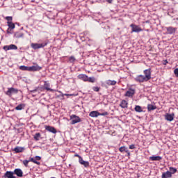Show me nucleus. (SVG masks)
I'll return each instance as SVG.
<instances>
[{
	"label": "nucleus",
	"mask_w": 178,
	"mask_h": 178,
	"mask_svg": "<svg viewBox=\"0 0 178 178\" xmlns=\"http://www.w3.org/2000/svg\"><path fill=\"white\" fill-rule=\"evenodd\" d=\"M143 73L145 76L141 74L136 76L135 78V81H137V83H144V81L151 80V68L145 70Z\"/></svg>",
	"instance_id": "obj_1"
},
{
	"label": "nucleus",
	"mask_w": 178,
	"mask_h": 178,
	"mask_svg": "<svg viewBox=\"0 0 178 178\" xmlns=\"http://www.w3.org/2000/svg\"><path fill=\"white\" fill-rule=\"evenodd\" d=\"M108 115H109V113H108L107 111L101 113L97 111H93L89 113V116H90V118H98V116H108Z\"/></svg>",
	"instance_id": "obj_2"
},
{
	"label": "nucleus",
	"mask_w": 178,
	"mask_h": 178,
	"mask_svg": "<svg viewBox=\"0 0 178 178\" xmlns=\"http://www.w3.org/2000/svg\"><path fill=\"white\" fill-rule=\"evenodd\" d=\"M130 27L131 29V33H141V31H143V29H141V27H140V26L138 25L131 24L130 25Z\"/></svg>",
	"instance_id": "obj_3"
},
{
	"label": "nucleus",
	"mask_w": 178,
	"mask_h": 178,
	"mask_svg": "<svg viewBox=\"0 0 178 178\" xmlns=\"http://www.w3.org/2000/svg\"><path fill=\"white\" fill-rule=\"evenodd\" d=\"M70 120L71 121V124H76V123H80V122H81V119L80 118V117L73 114L72 115H70Z\"/></svg>",
	"instance_id": "obj_4"
},
{
	"label": "nucleus",
	"mask_w": 178,
	"mask_h": 178,
	"mask_svg": "<svg viewBox=\"0 0 178 178\" xmlns=\"http://www.w3.org/2000/svg\"><path fill=\"white\" fill-rule=\"evenodd\" d=\"M47 43H31V47L33 49H40V48L47 47Z\"/></svg>",
	"instance_id": "obj_5"
},
{
	"label": "nucleus",
	"mask_w": 178,
	"mask_h": 178,
	"mask_svg": "<svg viewBox=\"0 0 178 178\" xmlns=\"http://www.w3.org/2000/svg\"><path fill=\"white\" fill-rule=\"evenodd\" d=\"M19 90L15 88H8L6 95L8 97H12V94H17Z\"/></svg>",
	"instance_id": "obj_6"
},
{
	"label": "nucleus",
	"mask_w": 178,
	"mask_h": 178,
	"mask_svg": "<svg viewBox=\"0 0 178 178\" xmlns=\"http://www.w3.org/2000/svg\"><path fill=\"white\" fill-rule=\"evenodd\" d=\"M165 120H167L168 122H173L175 120V113L169 114L166 113L164 115Z\"/></svg>",
	"instance_id": "obj_7"
},
{
	"label": "nucleus",
	"mask_w": 178,
	"mask_h": 178,
	"mask_svg": "<svg viewBox=\"0 0 178 178\" xmlns=\"http://www.w3.org/2000/svg\"><path fill=\"white\" fill-rule=\"evenodd\" d=\"M42 69V67H40L38 65H33L31 67H29V72H38Z\"/></svg>",
	"instance_id": "obj_8"
},
{
	"label": "nucleus",
	"mask_w": 178,
	"mask_h": 178,
	"mask_svg": "<svg viewBox=\"0 0 178 178\" xmlns=\"http://www.w3.org/2000/svg\"><path fill=\"white\" fill-rule=\"evenodd\" d=\"M45 130H47V131H49L50 133H53V134H56L57 131L56 129H55V127L49 126V125H45L44 126Z\"/></svg>",
	"instance_id": "obj_9"
},
{
	"label": "nucleus",
	"mask_w": 178,
	"mask_h": 178,
	"mask_svg": "<svg viewBox=\"0 0 178 178\" xmlns=\"http://www.w3.org/2000/svg\"><path fill=\"white\" fill-rule=\"evenodd\" d=\"M3 49H4V51H10V49H17V46L15 45V44H10V45H6L3 47Z\"/></svg>",
	"instance_id": "obj_10"
},
{
	"label": "nucleus",
	"mask_w": 178,
	"mask_h": 178,
	"mask_svg": "<svg viewBox=\"0 0 178 178\" xmlns=\"http://www.w3.org/2000/svg\"><path fill=\"white\" fill-rule=\"evenodd\" d=\"M136 94V90L130 88L129 90H127L124 95L125 97H129V98L133 97Z\"/></svg>",
	"instance_id": "obj_11"
},
{
	"label": "nucleus",
	"mask_w": 178,
	"mask_h": 178,
	"mask_svg": "<svg viewBox=\"0 0 178 178\" xmlns=\"http://www.w3.org/2000/svg\"><path fill=\"white\" fill-rule=\"evenodd\" d=\"M167 34H175L177 31V28H175L173 26H169L166 28Z\"/></svg>",
	"instance_id": "obj_12"
},
{
	"label": "nucleus",
	"mask_w": 178,
	"mask_h": 178,
	"mask_svg": "<svg viewBox=\"0 0 178 178\" xmlns=\"http://www.w3.org/2000/svg\"><path fill=\"white\" fill-rule=\"evenodd\" d=\"M41 161V156H36L35 157V159H34V158H31V159H30V161H31V162H33V163H35L36 165H40V163L38 162V161Z\"/></svg>",
	"instance_id": "obj_13"
},
{
	"label": "nucleus",
	"mask_w": 178,
	"mask_h": 178,
	"mask_svg": "<svg viewBox=\"0 0 178 178\" xmlns=\"http://www.w3.org/2000/svg\"><path fill=\"white\" fill-rule=\"evenodd\" d=\"M14 175H15L14 172L7 171L4 174V177H6V178H16V176H15Z\"/></svg>",
	"instance_id": "obj_14"
},
{
	"label": "nucleus",
	"mask_w": 178,
	"mask_h": 178,
	"mask_svg": "<svg viewBox=\"0 0 178 178\" xmlns=\"http://www.w3.org/2000/svg\"><path fill=\"white\" fill-rule=\"evenodd\" d=\"M120 152H126L127 156H130V151L126 147V146H122L119 148Z\"/></svg>",
	"instance_id": "obj_15"
},
{
	"label": "nucleus",
	"mask_w": 178,
	"mask_h": 178,
	"mask_svg": "<svg viewBox=\"0 0 178 178\" xmlns=\"http://www.w3.org/2000/svg\"><path fill=\"white\" fill-rule=\"evenodd\" d=\"M14 175H16L18 177H23V171L22 169L16 168L14 170Z\"/></svg>",
	"instance_id": "obj_16"
},
{
	"label": "nucleus",
	"mask_w": 178,
	"mask_h": 178,
	"mask_svg": "<svg viewBox=\"0 0 178 178\" xmlns=\"http://www.w3.org/2000/svg\"><path fill=\"white\" fill-rule=\"evenodd\" d=\"M120 106L122 108V109H126L129 108V103L126 100H122Z\"/></svg>",
	"instance_id": "obj_17"
},
{
	"label": "nucleus",
	"mask_w": 178,
	"mask_h": 178,
	"mask_svg": "<svg viewBox=\"0 0 178 178\" xmlns=\"http://www.w3.org/2000/svg\"><path fill=\"white\" fill-rule=\"evenodd\" d=\"M79 162L81 165H83L84 166V168L90 167V162L83 161V159H80V160H79Z\"/></svg>",
	"instance_id": "obj_18"
},
{
	"label": "nucleus",
	"mask_w": 178,
	"mask_h": 178,
	"mask_svg": "<svg viewBox=\"0 0 178 178\" xmlns=\"http://www.w3.org/2000/svg\"><path fill=\"white\" fill-rule=\"evenodd\" d=\"M78 79H79V80H83V81H87L88 79V76H87L86 74H80L78 75Z\"/></svg>",
	"instance_id": "obj_19"
},
{
	"label": "nucleus",
	"mask_w": 178,
	"mask_h": 178,
	"mask_svg": "<svg viewBox=\"0 0 178 178\" xmlns=\"http://www.w3.org/2000/svg\"><path fill=\"white\" fill-rule=\"evenodd\" d=\"M161 178H172V172H170V171L163 172Z\"/></svg>",
	"instance_id": "obj_20"
},
{
	"label": "nucleus",
	"mask_w": 178,
	"mask_h": 178,
	"mask_svg": "<svg viewBox=\"0 0 178 178\" xmlns=\"http://www.w3.org/2000/svg\"><path fill=\"white\" fill-rule=\"evenodd\" d=\"M13 151H15V152H16V154H19V153L23 152V151H24V147L17 146L16 147L14 148Z\"/></svg>",
	"instance_id": "obj_21"
},
{
	"label": "nucleus",
	"mask_w": 178,
	"mask_h": 178,
	"mask_svg": "<svg viewBox=\"0 0 178 178\" xmlns=\"http://www.w3.org/2000/svg\"><path fill=\"white\" fill-rule=\"evenodd\" d=\"M44 90H47V91H54V90L49 88L50 87L49 83H48L47 81H44Z\"/></svg>",
	"instance_id": "obj_22"
},
{
	"label": "nucleus",
	"mask_w": 178,
	"mask_h": 178,
	"mask_svg": "<svg viewBox=\"0 0 178 178\" xmlns=\"http://www.w3.org/2000/svg\"><path fill=\"white\" fill-rule=\"evenodd\" d=\"M150 161H162V156H153L149 157Z\"/></svg>",
	"instance_id": "obj_23"
},
{
	"label": "nucleus",
	"mask_w": 178,
	"mask_h": 178,
	"mask_svg": "<svg viewBox=\"0 0 178 178\" xmlns=\"http://www.w3.org/2000/svg\"><path fill=\"white\" fill-rule=\"evenodd\" d=\"M116 81L107 80L106 83L107 86H116Z\"/></svg>",
	"instance_id": "obj_24"
},
{
	"label": "nucleus",
	"mask_w": 178,
	"mask_h": 178,
	"mask_svg": "<svg viewBox=\"0 0 178 178\" xmlns=\"http://www.w3.org/2000/svg\"><path fill=\"white\" fill-rule=\"evenodd\" d=\"M156 109V106H154L152 104H148L147 105V111H155Z\"/></svg>",
	"instance_id": "obj_25"
},
{
	"label": "nucleus",
	"mask_w": 178,
	"mask_h": 178,
	"mask_svg": "<svg viewBox=\"0 0 178 178\" xmlns=\"http://www.w3.org/2000/svg\"><path fill=\"white\" fill-rule=\"evenodd\" d=\"M33 138L35 141H39L40 138H41V134L40 133H36L34 136Z\"/></svg>",
	"instance_id": "obj_26"
},
{
	"label": "nucleus",
	"mask_w": 178,
	"mask_h": 178,
	"mask_svg": "<svg viewBox=\"0 0 178 178\" xmlns=\"http://www.w3.org/2000/svg\"><path fill=\"white\" fill-rule=\"evenodd\" d=\"M169 172H170V173H171V176L172 175H175V173H176L177 172V169H176V168H173V167H170L169 168Z\"/></svg>",
	"instance_id": "obj_27"
},
{
	"label": "nucleus",
	"mask_w": 178,
	"mask_h": 178,
	"mask_svg": "<svg viewBox=\"0 0 178 178\" xmlns=\"http://www.w3.org/2000/svg\"><path fill=\"white\" fill-rule=\"evenodd\" d=\"M25 105L23 104H19L17 106L15 107L16 111H22V109H24Z\"/></svg>",
	"instance_id": "obj_28"
},
{
	"label": "nucleus",
	"mask_w": 178,
	"mask_h": 178,
	"mask_svg": "<svg viewBox=\"0 0 178 178\" xmlns=\"http://www.w3.org/2000/svg\"><path fill=\"white\" fill-rule=\"evenodd\" d=\"M7 24H8L9 29H11L12 30H13V29H15V27H16L15 24L12 22H7Z\"/></svg>",
	"instance_id": "obj_29"
},
{
	"label": "nucleus",
	"mask_w": 178,
	"mask_h": 178,
	"mask_svg": "<svg viewBox=\"0 0 178 178\" xmlns=\"http://www.w3.org/2000/svg\"><path fill=\"white\" fill-rule=\"evenodd\" d=\"M96 80L97 79L94 76H92V77L88 76L87 81H88L89 83H95Z\"/></svg>",
	"instance_id": "obj_30"
},
{
	"label": "nucleus",
	"mask_w": 178,
	"mask_h": 178,
	"mask_svg": "<svg viewBox=\"0 0 178 178\" xmlns=\"http://www.w3.org/2000/svg\"><path fill=\"white\" fill-rule=\"evenodd\" d=\"M135 111H136V112L141 113V112H143V108H141V106H136Z\"/></svg>",
	"instance_id": "obj_31"
},
{
	"label": "nucleus",
	"mask_w": 178,
	"mask_h": 178,
	"mask_svg": "<svg viewBox=\"0 0 178 178\" xmlns=\"http://www.w3.org/2000/svg\"><path fill=\"white\" fill-rule=\"evenodd\" d=\"M20 70H24V71H26L29 72V67L25 66V65H21L19 67Z\"/></svg>",
	"instance_id": "obj_32"
},
{
	"label": "nucleus",
	"mask_w": 178,
	"mask_h": 178,
	"mask_svg": "<svg viewBox=\"0 0 178 178\" xmlns=\"http://www.w3.org/2000/svg\"><path fill=\"white\" fill-rule=\"evenodd\" d=\"M69 61L70 62V63H73L74 62L76 61V58L74 56H71L69 58Z\"/></svg>",
	"instance_id": "obj_33"
},
{
	"label": "nucleus",
	"mask_w": 178,
	"mask_h": 178,
	"mask_svg": "<svg viewBox=\"0 0 178 178\" xmlns=\"http://www.w3.org/2000/svg\"><path fill=\"white\" fill-rule=\"evenodd\" d=\"M29 162H31L30 160H24L23 161V164L24 165V166H26V168L29 167Z\"/></svg>",
	"instance_id": "obj_34"
},
{
	"label": "nucleus",
	"mask_w": 178,
	"mask_h": 178,
	"mask_svg": "<svg viewBox=\"0 0 178 178\" xmlns=\"http://www.w3.org/2000/svg\"><path fill=\"white\" fill-rule=\"evenodd\" d=\"M92 90H93V91H95V92H99L100 88L98 87V86H94V87L92 88Z\"/></svg>",
	"instance_id": "obj_35"
},
{
	"label": "nucleus",
	"mask_w": 178,
	"mask_h": 178,
	"mask_svg": "<svg viewBox=\"0 0 178 178\" xmlns=\"http://www.w3.org/2000/svg\"><path fill=\"white\" fill-rule=\"evenodd\" d=\"M6 20H7L8 23L9 22H12V20H13V17H6Z\"/></svg>",
	"instance_id": "obj_36"
},
{
	"label": "nucleus",
	"mask_w": 178,
	"mask_h": 178,
	"mask_svg": "<svg viewBox=\"0 0 178 178\" xmlns=\"http://www.w3.org/2000/svg\"><path fill=\"white\" fill-rule=\"evenodd\" d=\"M174 74H175L176 77L178 78V68H176V69L174 70Z\"/></svg>",
	"instance_id": "obj_37"
},
{
	"label": "nucleus",
	"mask_w": 178,
	"mask_h": 178,
	"mask_svg": "<svg viewBox=\"0 0 178 178\" xmlns=\"http://www.w3.org/2000/svg\"><path fill=\"white\" fill-rule=\"evenodd\" d=\"M129 149H136V145L134 144L129 145Z\"/></svg>",
	"instance_id": "obj_38"
},
{
	"label": "nucleus",
	"mask_w": 178,
	"mask_h": 178,
	"mask_svg": "<svg viewBox=\"0 0 178 178\" xmlns=\"http://www.w3.org/2000/svg\"><path fill=\"white\" fill-rule=\"evenodd\" d=\"M74 156H76V158H79V161H80L81 159H83V157H81V156L79 154H75Z\"/></svg>",
	"instance_id": "obj_39"
},
{
	"label": "nucleus",
	"mask_w": 178,
	"mask_h": 178,
	"mask_svg": "<svg viewBox=\"0 0 178 178\" xmlns=\"http://www.w3.org/2000/svg\"><path fill=\"white\" fill-rule=\"evenodd\" d=\"M65 97H73V94H65Z\"/></svg>",
	"instance_id": "obj_40"
},
{
	"label": "nucleus",
	"mask_w": 178,
	"mask_h": 178,
	"mask_svg": "<svg viewBox=\"0 0 178 178\" xmlns=\"http://www.w3.org/2000/svg\"><path fill=\"white\" fill-rule=\"evenodd\" d=\"M108 3H112L113 0H106Z\"/></svg>",
	"instance_id": "obj_41"
},
{
	"label": "nucleus",
	"mask_w": 178,
	"mask_h": 178,
	"mask_svg": "<svg viewBox=\"0 0 178 178\" xmlns=\"http://www.w3.org/2000/svg\"><path fill=\"white\" fill-rule=\"evenodd\" d=\"M37 92V89L32 90V92Z\"/></svg>",
	"instance_id": "obj_42"
},
{
	"label": "nucleus",
	"mask_w": 178,
	"mask_h": 178,
	"mask_svg": "<svg viewBox=\"0 0 178 178\" xmlns=\"http://www.w3.org/2000/svg\"><path fill=\"white\" fill-rule=\"evenodd\" d=\"M20 37H23V34H21Z\"/></svg>",
	"instance_id": "obj_43"
}]
</instances>
